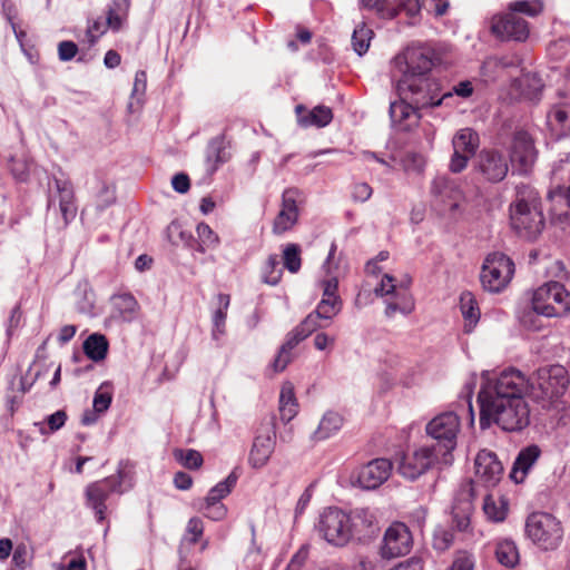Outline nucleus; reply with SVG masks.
Returning <instances> with one entry per match:
<instances>
[{
  "label": "nucleus",
  "instance_id": "1",
  "mask_svg": "<svg viewBox=\"0 0 570 570\" xmlns=\"http://www.w3.org/2000/svg\"><path fill=\"white\" fill-rule=\"evenodd\" d=\"M525 375L515 368L488 379L478 394L480 426L497 424L503 431L519 432L530 424V407L524 400Z\"/></svg>",
  "mask_w": 570,
  "mask_h": 570
},
{
  "label": "nucleus",
  "instance_id": "2",
  "mask_svg": "<svg viewBox=\"0 0 570 570\" xmlns=\"http://www.w3.org/2000/svg\"><path fill=\"white\" fill-rule=\"evenodd\" d=\"M438 62L439 56L431 46L414 43L406 47L393 60L394 68L400 73L396 82L399 95L421 107H436L451 98L452 91L440 96L439 83L430 77Z\"/></svg>",
  "mask_w": 570,
  "mask_h": 570
},
{
  "label": "nucleus",
  "instance_id": "3",
  "mask_svg": "<svg viewBox=\"0 0 570 570\" xmlns=\"http://www.w3.org/2000/svg\"><path fill=\"white\" fill-rule=\"evenodd\" d=\"M524 394L543 411L557 410L561 404L568 385L569 376L562 365H550L538 368L529 377Z\"/></svg>",
  "mask_w": 570,
  "mask_h": 570
},
{
  "label": "nucleus",
  "instance_id": "4",
  "mask_svg": "<svg viewBox=\"0 0 570 570\" xmlns=\"http://www.w3.org/2000/svg\"><path fill=\"white\" fill-rule=\"evenodd\" d=\"M511 225L523 238L535 239L544 227L538 193L527 185L517 187V198L511 206Z\"/></svg>",
  "mask_w": 570,
  "mask_h": 570
},
{
  "label": "nucleus",
  "instance_id": "5",
  "mask_svg": "<svg viewBox=\"0 0 570 570\" xmlns=\"http://www.w3.org/2000/svg\"><path fill=\"white\" fill-rule=\"evenodd\" d=\"M461 421L456 413L444 412L434 416L425 426L426 434L435 441L433 446L440 454L441 463L445 466L453 462V451L456 448Z\"/></svg>",
  "mask_w": 570,
  "mask_h": 570
},
{
  "label": "nucleus",
  "instance_id": "6",
  "mask_svg": "<svg viewBox=\"0 0 570 570\" xmlns=\"http://www.w3.org/2000/svg\"><path fill=\"white\" fill-rule=\"evenodd\" d=\"M525 531L531 541L546 551L557 549L563 538L561 522L547 512H535L529 515Z\"/></svg>",
  "mask_w": 570,
  "mask_h": 570
},
{
  "label": "nucleus",
  "instance_id": "7",
  "mask_svg": "<svg viewBox=\"0 0 570 570\" xmlns=\"http://www.w3.org/2000/svg\"><path fill=\"white\" fill-rule=\"evenodd\" d=\"M533 311L546 317H560L570 311V294L559 282H548L532 296Z\"/></svg>",
  "mask_w": 570,
  "mask_h": 570
},
{
  "label": "nucleus",
  "instance_id": "8",
  "mask_svg": "<svg viewBox=\"0 0 570 570\" xmlns=\"http://www.w3.org/2000/svg\"><path fill=\"white\" fill-rule=\"evenodd\" d=\"M347 513L338 508H327L315 524L317 533L334 547H344L352 540Z\"/></svg>",
  "mask_w": 570,
  "mask_h": 570
},
{
  "label": "nucleus",
  "instance_id": "9",
  "mask_svg": "<svg viewBox=\"0 0 570 570\" xmlns=\"http://www.w3.org/2000/svg\"><path fill=\"white\" fill-rule=\"evenodd\" d=\"M514 263L503 253H491L487 256L481 272V283L484 289L499 293L512 279Z\"/></svg>",
  "mask_w": 570,
  "mask_h": 570
},
{
  "label": "nucleus",
  "instance_id": "10",
  "mask_svg": "<svg viewBox=\"0 0 570 570\" xmlns=\"http://www.w3.org/2000/svg\"><path fill=\"white\" fill-rule=\"evenodd\" d=\"M410 279L405 285L396 286L393 276L385 274L381 283L375 287V294L386 296L385 314L389 317L395 313L407 315L414 309V299L409 291Z\"/></svg>",
  "mask_w": 570,
  "mask_h": 570
},
{
  "label": "nucleus",
  "instance_id": "11",
  "mask_svg": "<svg viewBox=\"0 0 570 570\" xmlns=\"http://www.w3.org/2000/svg\"><path fill=\"white\" fill-rule=\"evenodd\" d=\"M336 244L332 243L328 256L324 264V268L326 269L327 277L322 281L323 286V297L318 303L315 312L320 315L324 322L332 321L342 308V301L336 295L337 286H338V275L333 272V261L335 258Z\"/></svg>",
  "mask_w": 570,
  "mask_h": 570
},
{
  "label": "nucleus",
  "instance_id": "12",
  "mask_svg": "<svg viewBox=\"0 0 570 570\" xmlns=\"http://www.w3.org/2000/svg\"><path fill=\"white\" fill-rule=\"evenodd\" d=\"M440 465V454L436 453L435 446L422 445L411 453L402 454L397 461V472L409 480H415L428 470Z\"/></svg>",
  "mask_w": 570,
  "mask_h": 570
},
{
  "label": "nucleus",
  "instance_id": "13",
  "mask_svg": "<svg viewBox=\"0 0 570 570\" xmlns=\"http://www.w3.org/2000/svg\"><path fill=\"white\" fill-rule=\"evenodd\" d=\"M473 497V482L470 480L462 484L452 507V527L465 538L471 537L473 533L471 523V517L474 511Z\"/></svg>",
  "mask_w": 570,
  "mask_h": 570
},
{
  "label": "nucleus",
  "instance_id": "14",
  "mask_svg": "<svg viewBox=\"0 0 570 570\" xmlns=\"http://www.w3.org/2000/svg\"><path fill=\"white\" fill-rule=\"evenodd\" d=\"M413 547L410 529L403 522H393L384 532L380 554L383 559H394L407 554Z\"/></svg>",
  "mask_w": 570,
  "mask_h": 570
},
{
  "label": "nucleus",
  "instance_id": "15",
  "mask_svg": "<svg viewBox=\"0 0 570 570\" xmlns=\"http://www.w3.org/2000/svg\"><path fill=\"white\" fill-rule=\"evenodd\" d=\"M56 191L50 193L48 199L49 210H59L63 219V226H67L77 215L78 207L73 186L69 180L55 178Z\"/></svg>",
  "mask_w": 570,
  "mask_h": 570
},
{
  "label": "nucleus",
  "instance_id": "16",
  "mask_svg": "<svg viewBox=\"0 0 570 570\" xmlns=\"http://www.w3.org/2000/svg\"><path fill=\"white\" fill-rule=\"evenodd\" d=\"M475 168L490 183H499L509 171V163L503 153L495 149H483L478 155Z\"/></svg>",
  "mask_w": 570,
  "mask_h": 570
},
{
  "label": "nucleus",
  "instance_id": "17",
  "mask_svg": "<svg viewBox=\"0 0 570 570\" xmlns=\"http://www.w3.org/2000/svg\"><path fill=\"white\" fill-rule=\"evenodd\" d=\"M392 463L386 459H375L361 466L352 476V482L365 490H373L383 484L390 476Z\"/></svg>",
  "mask_w": 570,
  "mask_h": 570
},
{
  "label": "nucleus",
  "instance_id": "18",
  "mask_svg": "<svg viewBox=\"0 0 570 570\" xmlns=\"http://www.w3.org/2000/svg\"><path fill=\"white\" fill-rule=\"evenodd\" d=\"M537 158L532 138L528 132L520 130L513 135L510 147V159L520 174H528Z\"/></svg>",
  "mask_w": 570,
  "mask_h": 570
},
{
  "label": "nucleus",
  "instance_id": "19",
  "mask_svg": "<svg viewBox=\"0 0 570 570\" xmlns=\"http://www.w3.org/2000/svg\"><path fill=\"white\" fill-rule=\"evenodd\" d=\"M275 424L269 420L255 436L250 452L249 464L255 469H261L266 465L272 453L275 449Z\"/></svg>",
  "mask_w": 570,
  "mask_h": 570
},
{
  "label": "nucleus",
  "instance_id": "20",
  "mask_svg": "<svg viewBox=\"0 0 570 570\" xmlns=\"http://www.w3.org/2000/svg\"><path fill=\"white\" fill-rule=\"evenodd\" d=\"M120 483L114 478H106L104 480L90 483L86 488V500L87 505L95 511V515L98 522L105 520V512L107 510L106 500L111 493L117 490Z\"/></svg>",
  "mask_w": 570,
  "mask_h": 570
},
{
  "label": "nucleus",
  "instance_id": "21",
  "mask_svg": "<svg viewBox=\"0 0 570 570\" xmlns=\"http://www.w3.org/2000/svg\"><path fill=\"white\" fill-rule=\"evenodd\" d=\"M299 191L295 188L284 190L282 195L281 210L274 219L273 233L282 235L294 227L298 220L299 209L297 198Z\"/></svg>",
  "mask_w": 570,
  "mask_h": 570
},
{
  "label": "nucleus",
  "instance_id": "22",
  "mask_svg": "<svg viewBox=\"0 0 570 570\" xmlns=\"http://www.w3.org/2000/svg\"><path fill=\"white\" fill-rule=\"evenodd\" d=\"M491 29L494 35L508 40L523 41L529 36L528 22L514 12L494 17Z\"/></svg>",
  "mask_w": 570,
  "mask_h": 570
},
{
  "label": "nucleus",
  "instance_id": "23",
  "mask_svg": "<svg viewBox=\"0 0 570 570\" xmlns=\"http://www.w3.org/2000/svg\"><path fill=\"white\" fill-rule=\"evenodd\" d=\"M475 476L485 487H494L502 478L503 466L495 453L481 450L474 460Z\"/></svg>",
  "mask_w": 570,
  "mask_h": 570
},
{
  "label": "nucleus",
  "instance_id": "24",
  "mask_svg": "<svg viewBox=\"0 0 570 570\" xmlns=\"http://www.w3.org/2000/svg\"><path fill=\"white\" fill-rule=\"evenodd\" d=\"M399 101H393L390 105V117L392 125L399 130H410L416 126L420 119L417 109L422 108L416 106L409 98H404L400 95Z\"/></svg>",
  "mask_w": 570,
  "mask_h": 570
},
{
  "label": "nucleus",
  "instance_id": "25",
  "mask_svg": "<svg viewBox=\"0 0 570 570\" xmlns=\"http://www.w3.org/2000/svg\"><path fill=\"white\" fill-rule=\"evenodd\" d=\"M347 515L351 520L352 539H365L379 529L376 514L370 508H355Z\"/></svg>",
  "mask_w": 570,
  "mask_h": 570
},
{
  "label": "nucleus",
  "instance_id": "26",
  "mask_svg": "<svg viewBox=\"0 0 570 570\" xmlns=\"http://www.w3.org/2000/svg\"><path fill=\"white\" fill-rule=\"evenodd\" d=\"M295 111L298 124L304 128H322L327 126L333 119L332 109L326 106H316L308 110L303 105H297Z\"/></svg>",
  "mask_w": 570,
  "mask_h": 570
},
{
  "label": "nucleus",
  "instance_id": "27",
  "mask_svg": "<svg viewBox=\"0 0 570 570\" xmlns=\"http://www.w3.org/2000/svg\"><path fill=\"white\" fill-rule=\"evenodd\" d=\"M540 455L541 450L538 445L533 444L522 449L513 463L510 478L517 483L523 482Z\"/></svg>",
  "mask_w": 570,
  "mask_h": 570
},
{
  "label": "nucleus",
  "instance_id": "28",
  "mask_svg": "<svg viewBox=\"0 0 570 570\" xmlns=\"http://www.w3.org/2000/svg\"><path fill=\"white\" fill-rule=\"evenodd\" d=\"M570 184V163L568 159H561L554 163L551 169L550 176V188L548 191V198L550 200L557 199V197L567 188Z\"/></svg>",
  "mask_w": 570,
  "mask_h": 570
},
{
  "label": "nucleus",
  "instance_id": "29",
  "mask_svg": "<svg viewBox=\"0 0 570 570\" xmlns=\"http://www.w3.org/2000/svg\"><path fill=\"white\" fill-rule=\"evenodd\" d=\"M306 337L307 336H305V334L299 331L297 326L287 334L286 341L281 346V350L273 362V367L276 372H282L285 370L287 364L291 362V351Z\"/></svg>",
  "mask_w": 570,
  "mask_h": 570
},
{
  "label": "nucleus",
  "instance_id": "30",
  "mask_svg": "<svg viewBox=\"0 0 570 570\" xmlns=\"http://www.w3.org/2000/svg\"><path fill=\"white\" fill-rule=\"evenodd\" d=\"M229 156L226 153V141L223 135L216 136L208 142L206 150V166L209 173H214Z\"/></svg>",
  "mask_w": 570,
  "mask_h": 570
},
{
  "label": "nucleus",
  "instance_id": "31",
  "mask_svg": "<svg viewBox=\"0 0 570 570\" xmlns=\"http://www.w3.org/2000/svg\"><path fill=\"white\" fill-rule=\"evenodd\" d=\"M482 510L489 521L502 522L507 518L509 503L504 497L490 493L483 499Z\"/></svg>",
  "mask_w": 570,
  "mask_h": 570
},
{
  "label": "nucleus",
  "instance_id": "32",
  "mask_svg": "<svg viewBox=\"0 0 570 570\" xmlns=\"http://www.w3.org/2000/svg\"><path fill=\"white\" fill-rule=\"evenodd\" d=\"M278 411L281 420L285 423L293 420L298 412V403L296 401L292 383H284L282 386Z\"/></svg>",
  "mask_w": 570,
  "mask_h": 570
},
{
  "label": "nucleus",
  "instance_id": "33",
  "mask_svg": "<svg viewBox=\"0 0 570 570\" xmlns=\"http://www.w3.org/2000/svg\"><path fill=\"white\" fill-rule=\"evenodd\" d=\"M479 135L471 128L459 130L452 139L453 150L472 157L479 147Z\"/></svg>",
  "mask_w": 570,
  "mask_h": 570
},
{
  "label": "nucleus",
  "instance_id": "34",
  "mask_svg": "<svg viewBox=\"0 0 570 570\" xmlns=\"http://www.w3.org/2000/svg\"><path fill=\"white\" fill-rule=\"evenodd\" d=\"M460 309L464 318V331L470 333L480 320V309L472 293L463 292L461 294Z\"/></svg>",
  "mask_w": 570,
  "mask_h": 570
},
{
  "label": "nucleus",
  "instance_id": "35",
  "mask_svg": "<svg viewBox=\"0 0 570 570\" xmlns=\"http://www.w3.org/2000/svg\"><path fill=\"white\" fill-rule=\"evenodd\" d=\"M494 554L498 562L505 568H514L520 560L517 544L510 539H499L495 542Z\"/></svg>",
  "mask_w": 570,
  "mask_h": 570
},
{
  "label": "nucleus",
  "instance_id": "36",
  "mask_svg": "<svg viewBox=\"0 0 570 570\" xmlns=\"http://www.w3.org/2000/svg\"><path fill=\"white\" fill-rule=\"evenodd\" d=\"M342 425L343 417L336 412L328 411L323 415L313 438L316 441L326 440L338 432Z\"/></svg>",
  "mask_w": 570,
  "mask_h": 570
},
{
  "label": "nucleus",
  "instance_id": "37",
  "mask_svg": "<svg viewBox=\"0 0 570 570\" xmlns=\"http://www.w3.org/2000/svg\"><path fill=\"white\" fill-rule=\"evenodd\" d=\"M108 347L109 344L106 336L99 333L90 334L83 342V352L94 362L105 360Z\"/></svg>",
  "mask_w": 570,
  "mask_h": 570
},
{
  "label": "nucleus",
  "instance_id": "38",
  "mask_svg": "<svg viewBox=\"0 0 570 570\" xmlns=\"http://www.w3.org/2000/svg\"><path fill=\"white\" fill-rule=\"evenodd\" d=\"M431 193L436 198H440L441 202L445 203L446 200H454L451 206H455V200L460 194L458 186L454 181L445 176H439L434 178L431 186Z\"/></svg>",
  "mask_w": 570,
  "mask_h": 570
},
{
  "label": "nucleus",
  "instance_id": "39",
  "mask_svg": "<svg viewBox=\"0 0 570 570\" xmlns=\"http://www.w3.org/2000/svg\"><path fill=\"white\" fill-rule=\"evenodd\" d=\"M112 306L118 316L128 322L135 318L139 308L137 299L127 293L114 296Z\"/></svg>",
  "mask_w": 570,
  "mask_h": 570
},
{
  "label": "nucleus",
  "instance_id": "40",
  "mask_svg": "<svg viewBox=\"0 0 570 570\" xmlns=\"http://www.w3.org/2000/svg\"><path fill=\"white\" fill-rule=\"evenodd\" d=\"M218 307L213 315V340L218 341L225 334V322L230 297L227 294H218Z\"/></svg>",
  "mask_w": 570,
  "mask_h": 570
},
{
  "label": "nucleus",
  "instance_id": "41",
  "mask_svg": "<svg viewBox=\"0 0 570 570\" xmlns=\"http://www.w3.org/2000/svg\"><path fill=\"white\" fill-rule=\"evenodd\" d=\"M130 7V0H112L107 11V23L114 31L121 29Z\"/></svg>",
  "mask_w": 570,
  "mask_h": 570
},
{
  "label": "nucleus",
  "instance_id": "42",
  "mask_svg": "<svg viewBox=\"0 0 570 570\" xmlns=\"http://www.w3.org/2000/svg\"><path fill=\"white\" fill-rule=\"evenodd\" d=\"M361 3L383 19H392L399 12L396 0H361Z\"/></svg>",
  "mask_w": 570,
  "mask_h": 570
},
{
  "label": "nucleus",
  "instance_id": "43",
  "mask_svg": "<svg viewBox=\"0 0 570 570\" xmlns=\"http://www.w3.org/2000/svg\"><path fill=\"white\" fill-rule=\"evenodd\" d=\"M237 476L235 473H230L224 481L213 487L205 498V503L213 504L218 503L222 499L227 497L233 488L236 485Z\"/></svg>",
  "mask_w": 570,
  "mask_h": 570
},
{
  "label": "nucleus",
  "instance_id": "44",
  "mask_svg": "<svg viewBox=\"0 0 570 570\" xmlns=\"http://www.w3.org/2000/svg\"><path fill=\"white\" fill-rule=\"evenodd\" d=\"M302 250L299 245L291 243L284 247L283 250V264L289 273H297L302 265Z\"/></svg>",
  "mask_w": 570,
  "mask_h": 570
},
{
  "label": "nucleus",
  "instance_id": "45",
  "mask_svg": "<svg viewBox=\"0 0 570 570\" xmlns=\"http://www.w3.org/2000/svg\"><path fill=\"white\" fill-rule=\"evenodd\" d=\"M372 36L373 31L368 29L365 24L357 26L354 29V32L352 35V45L354 51L358 56L364 55L368 50Z\"/></svg>",
  "mask_w": 570,
  "mask_h": 570
},
{
  "label": "nucleus",
  "instance_id": "46",
  "mask_svg": "<svg viewBox=\"0 0 570 570\" xmlns=\"http://www.w3.org/2000/svg\"><path fill=\"white\" fill-rule=\"evenodd\" d=\"M174 458L178 461L183 466L189 470H197L203 465V456L202 454L193 449L183 450L177 449L174 451Z\"/></svg>",
  "mask_w": 570,
  "mask_h": 570
},
{
  "label": "nucleus",
  "instance_id": "47",
  "mask_svg": "<svg viewBox=\"0 0 570 570\" xmlns=\"http://www.w3.org/2000/svg\"><path fill=\"white\" fill-rule=\"evenodd\" d=\"M112 401L111 385L107 382L102 383L96 391L92 406L97 413L106 412Z\"/></svg>",
  "mask_w": 570,
  "mask_h": 570
},
{
  "label": "nucleus",
  "instance_id": "48",
  "mask_svg": "<svg viewBox=\"0 0 570 570\" xmlns=\"http://www.w3.org/2000/svg\"><path fill=\"white\" fill-rule=\"evenodd\" d=\"M279 263L277 255L268 256L263 268V281L268 285H277L282 278V269L278 267Z\"/></svg>",
  "mask_w": 570,
  "mask_h": 570
},
{
  "label": "nucleus",
  "instance_id": "49",
  "mask_svg": "<svg viewBox=\"0 0 570 570\" xmlns=\"http://www.w3.org/2000/svg\"><path fill=\"white\" fill-rule=\"evenodd\" d=\"M523 95L529 99H535L543 88L541 78L537 75L527 73L520 79Z\"/></svg>",
  "mask_w": 570,
  "mask_h": 570
},
{
  "label": "nucleus",
  "instance_id": "50",
  "mask_svg": "<svg viewBox=\"0 0 570 570\" xmlns=\"http://www.w3.org/2000/svg\"><path fill=\"white\" fill-rule=\"evenodd\" d=\"M454 539L455 537L452 530L439 528L433 535V548L443 552L453 546Z\"/></svg>",
  "mask_w": 570,
  "mask_h": 570
},
{
  "label": "nucleus",
  "instance_id": "51",
  "mask_svg": "<svg viewBox=\"0 0 570 570\" xmlns=\"http://www.w3.org/2000/svg\"><path fill=\"white\" fill-rule=\"evenodd\" d=\"M510 9L512 12L517 14V12L528 14L530 17H535L542 11V3L538 0H522L515 1L510 4Z\"/></svg>",
  "mask_w": 570,
  "mask_h": 570
},
{
  "label": "nucleus",
  "instance_id": "52",
  "mask_svg": "<svg viewBox=\"0 0 570 570\" xmlns=\"http://www.w3.org/2000/svg\"><path fill=\"white\" fill-rule=\"evenodd\" d=\"M198 240L209 248H216L219 244L218 235L206 223H199L196 227Z\"/></svg>",
  "mask_w": 570,
  "mask_h": 570
},
{
  "label": "nucleus",
  "instance_id": "53",
  "mask_svg": "<svg viewBox=\"0 0 570 570\" xmlns=\"http://www.w3.org/2000/svg\"><path fill=\"white\" fill-rule=\"evenodd\" d=\"M204 533V523L199 518H190L187 527L184 540L188 541L190 544H195Z\"/></svg>",
  "mask_w": 570,
  "mask_h": 570
},
{
  "label": "nucleus",
  "instance_id": "54",
  "mask_svg": "<svg viewBox=\"0 0 570 570\" xmlns=\"http://www.w3.org/2000/svg\"><path fill=\"white\" fill-rule=\"evenodd\" d=\"M9 169L13 177L20 181H26L29 176V163L24 158L11 157Z\"/></svg>",
  "mask_w": 570,
  "mask_h": 570
},
{
  "label": "nucleus",
  "instance_id": "55",
  "mask_svg": "<svg viewBox=\"0 0 570 570\" xmlns=\"http://www.w3.org/2000/svg\"><path fill=\"white\" fill-rule=\"evenodd\" d=\"M321 321L323 318L317 315V313L314 311L309 313L298 325V330L302 331L305 336H309L317 328H322L327 326V324H322Z\"/></svg>",
  "mask_w": 570,
  "mask_h": 570
},
{
  "label": "nucleus",
  "instance_id": "56",
  "mask_svg": "<svg viewBox=\"0 0 570 570\" xmlns=\"http://www.w3.org/2000/svg\"><path fill=\"white\" fill-rule=\"evenodd\" d=\"M116 200L115 188L110 185L102 184L99 194L97 195V208L104 210Z\"/></svg>",
  "mask_w": 570,
  "mask_h": 570
},
{
  "label": "nucleus",
  "instance_id": "57",
  "mask_svg": "<svg viewBox=\"0 0 570 570\" xmlns=\"http://www.w3.org/2000/svg\"><path fill=\"white\" fill-rule=\"evenodd\" d=\"M108 29L111 28L108 26L107 20H95L92 23H90L86 31V37L89 45H95L98 38L102 36Z\"/></svg>",
  "mask_w": 570,
  "mask_h": 570
},
{
  "label": "nucleus",
  "instance_id": "58",
  "mask_svg": "<svg viewBox=\"0 0 570 570\" xmlns=\"http://www.w3.org/2000/svg\"><path fill=\"white\" fill-rule=\"evenodd\" d=\"M78 52V47L73 41L63 40L58 43V57L61 61L72 60Z\"/></svg>",
  "mask_w": 570,
  "mask_h": 570
},
{
  "label": "nucleus",
  "instance_id": "59",
  "mask_svg": "<svg viewBox=\"0 0 570 570\" xmlns=\"http://www.w3.org/2000/svg\"><path fill=\"white\" fill-rule=\"evenodd\" d=\"M373 189L366 183L355 184L352 191V197L355 202L364 203L372 196Z\"/></svg>",
  "mask_w": 570,
  "mask_h": 570
},
{
  "label": "nucleus",
  "instance_id": "60",
  "mask_svg": "<svg viewBox=\"0 0 570 570\" xmlns=\"http://www.w3.org/2000/svg\"><path fill=\"white\" fill-rule=\"evenodd\" d=\"M569 51H570V42L564 39L554 41V42L550 43V46H549V53L552 57H554L556 59H561Z\"/></svg>",
  "mask_w": 570,
  "mask_h": 570
},
{
  "label": "nucleus",
  "instance_id": "61",
  "mask_svg": "<svg viewBox=\"0 0 570 570\" xmlns=\"http://www.w3.org/2000/svg\"><path fill=\"white\" fill-rule=\"evenodd\" d=\"M171 186L175 191L186 194L190 188L189 177L184 173H178L171 178Z\"/></svg>",
  "mask_w": 570,
  "mask_h": 570
},
{
  "label": "nucleus",
  "instance_id": "62",
  "mask_svg": "<svg viewBox=\"0 0 570 570\" xmlns=\"http://www.w3.org/2000/svg\"><path fill=\"white\" fill-rule=\"evenodd\" d=\"M204 509L206 510L205 515L215 521L224 519L227 513L225 505L219 504V502L213 504L205 503Z\"/></svg>",
  "mask_w": 570,
  "mask_h": 570
},
{
  "label": "nucleus",
  "instance_id": "63",
  "mask_svg": "<svg viewBox=\"0 0 570 570\" xmlns=\"http://www.w3.org/2000/svg\"><path fill=\"white\" fill-rule=\"evenodd\" d=\"M67 414L65 411L59 410L55 412L53 414H50L47 417V423L49 426L50 432L58 431L60 428H62L66 423Z\"/></svg>",
  "mask_w": 570,
  "mask_h": 570
},
{
  "label": "nucleus",
  "instance_id": "64",
  "mask_svg": "<svg viewBox=\"0 0 570 570\" xmlns=\"http://www.w3.org/2000/svg\"><path fill=\"white\" fill-rule=\"evenodd\" d=\"M390 570H423V562L420 558L413 557L400 562Z\"/></svg>",
  "mask_w": 570,
  "mask_h": 570
}]
</instances>
